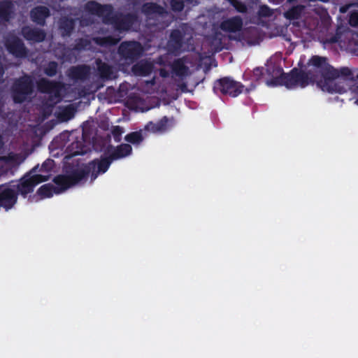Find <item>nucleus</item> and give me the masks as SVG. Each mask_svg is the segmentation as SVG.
Returning a JSON list of instances; mask_svg holds the SVG:
<instances>
[{
    "mask_svg": "<svg viewBox=\"0 0 358 358\" xmlns=\"http://www.w3.org/2000/svg\"><path fill=\"white\" fill-rule=\"evenodd\" d=\"M308 73H313L317 85L330 93H343L350 87L353 92H358V70L347 76H339L337 70L327 64L325 59L313 57L308 62ZM358 105V99L356 101Z\"/></svg>",
    "mask_w": 358,
    "mask_h": 358,
    "instance_id": "1",
    "label": "nucleus"
},
{
    "mask_svg": "<svg viewBox=\"0 0 358 358\" xmlns=\"http://www.w3.org/2000/svg\"><path fill=\"white\" fill-rule=\"evenodd\" d=\"M274 76V80L271 81L274 85H284L287 88H292L295 86L305 87L315 80L313 73H308V64H307L306 73H299L297 70H294L289 75L282 74L280 70H278Z\"/></svg>",
    "mask_w": 358,
    "mask_h": 358,
    "instance_id": "2",
    "label": "nucleus"
},
{
    "mask_svg": "<svg viewBox=\"0 0 358 358\" xmlns=\"http://www.w3.org/2000/svg\"><path fill=\"white\" fill-rule=\"evenodd\" d=\"M84 175L85 172L82 171V173L73 177L58 176L54 180L57 188L53 189L51 185H45L39 189L38 194L43 198L52 196L53 193H59L78 182Z\"/></svg>",
    "mask_w": 358,
    "mask_h": 358,
    "instance_id": "3",
    "label": "nucleus"
},
{
    "mask_svg": "<svg viewBox=\"0 0 358 358\" xmlns=\"http://www.w3.org/2000/svg\"><path fill=\"white\" fill-rule=\"evenodd\" d=\"M32 93L31 80L25 76L17 80L13 87V99L15 102L21 103Z\"/></svg>",
    "mask_w": 358,
    "mask_h": 358,
    "instance_id": "4",
    "label": "nucleus"
},
{
    "mask_svg": "<svg viewBox=\"0 0 358 358\" xmlns=\"http://www.w3.org/2000/svg\"><path fill=\"white\" fill-rule=\"evenodd\" d=\"M216 87L223 94H229L233 97L237 96L243 92V87L229 78H223L216 83Z\"/></svg>",
    "mask_w": 358,
    "mask_h": 358,
    "instance_id": "5",
    "label": "nucleus"
},
{
    "mask_svg": "<svg viewBox=\"0 0 358 358\" xmlns=\"http://www.w3.org/2000/svg\"><path fill=\"white\" fill-rule=\"evenodd\" d=\"M48 176L42 175H34L29 176L27 178H24L21 182L20 185L18 186V189L22 194L26 195L33 190L34 186L43 181L48 180Z\"/></svg>",
    "mask_w": 358,
    "mask_h": 358,
    "instance_id": "6",
    "label": "nucleus"
},
{
    "mask_svg": "<svg viewBox=\"0 0 358 358\" xmlns=\"http://www.w3.org/2000/svg\"><path fill=\"white\" fill-rule=\"evenodd\" d=\"M86 9L92 14H96L98 16L102 17L106 21L109 20V16L112 13L110 6H101L95 2H89L87 3Z\"/></svg>",
    "mask_w": 358,
    "mask_h": 358,
    "instance_id": "7",
    "label": "nucleus"
},
{
    "mask_svg": "<svg viewBox=\"0 0 358 358\" xmlns=\"http://www.w3.org/2000/svg\"><path fill=\"white\" fill-rule=\"evenodd\" d=\"M119 51L122 56L127 58H133L140 55L142 48L138 43L127 42L121 44Z\"/></svg>",
    "mask_w": 358,
    "mask_h": 358,
    "instance_id": "8",
    "label": "nucleus"
},
{
    "mask_svg": "<svg viewBox=\"0 0 358 358\" xmlns=\"http://www.w3.org/2000/svg\"><path fill=\"white\" fill-rule=\"evenodd\" d=\"M192 64L187 59H178L176 61L173 66V72L178 76L185 77L192 73Z\"/></svg>",
    "mask_w": 358,
    "mask_h": 358,
    "instance_id": "9",
    "label": "nucleus"
},
{
    "mask_svg": "<svg viewBox=\"0 0 358 358\" xmlns=\"http://www.w3.org/2000/svg\"><path fill=\"white\" fill-rule=\"evenodd\" d=\"M38 88L41 92L49 93L52 98L59 97L62 90V86L60 84L52 83L44 79L39 82Z\"/></svg>",
    "mask_w": 358,
    "mask_h": 358,
    "instance_id": "10",
    "label": "nucleus"
},
{
    "mask_svg": "<svg viewBox=\"0 0 358 358\" xmlns=\"http://www.w3.org/2000/svg\"><path fill=\"white\" fill-rule=\"evenodd\" d=\"M16 196L13 189L0 187V206L10 208L15 202Z\"/></svg>",
    "mask_w": 358,
    "mask_h": 358,
    "instance_id": "11",
    "label": "nucleus"
},
{
    "mask_svg": "<svg viewBox=\"0 0 358 358\" xmlns=\"http://www.w3.org/2000/svg\"><path fill=\"white\" fill-rule=\"evenodd\" d=\"M16 196L13 189L0 187V206L10 208L15 202Z\"/></svg>",
    "mask_w": 358,
    "mask_h": 358,
    "instance_id": "12",
    "label": "nucleus"
},
{
    "mask_svg": "<svg viewBox=\"0 0 358 358\" xmlns=\"http://www.w3.org/2000/svg\"><path fill=\"white\" fill-rule=\"evenodd\" d=\"M6 47L8 50L16 57H22L25 54L23 44L15 36H11L7 40Z\"/></svg>",
    "mask_w": 358,
    "mask_h": 358,
    "instance_id": "13",
    "label": "nucleus"
},
{
    "mask_svg": "<svg viewBox=\"0 0 358 358\" xmlns=\"http://www.w3.org/2000/svg\"><path fill=\"white\" fill-rule=\"evenodd\" d=\"M24 37L29 41L39 42L43 40L45 34L38 29H34L29 27H25L22 30Z\"/></svg>",
    "mask_w": 358,
    "mask_h": 358,
    "instance_id": "14",
    "label": "nucleus"
},
{
    "mask_svg": "<svg viewBox=\"0 0 358 358\" xmlns=\"http://www.w3.org/2000/svg\"><path fill=\"white\" fill-rule=\"evenodd\" d=\"M152 70V64L146 61H141L133 67V71L137 76H146Z\"/></svg>",
    "mask_w": 358,
    "mask_h": 358,
    "instance_id": "15",
    "label": "nucleus"
},
{
    "mask_svg": "<svg viewBox=\"0 0 358 358\" xmlns=\"http://www.w3.org/2000/svg\"><path fill=\"white\" fill-rule=\"evenodd\" d=\"M48 10L44 6L34 8L31 13L32 20L38 24H42L46 17L48 16Z\"/></svg>",
    "mask_w": 358,
    "mask_h": 358,
    "instance_id": "16",
    "label": "nucleus"
},
{
    "mask_svg": "<svg viewBox=\"0 0 358 358\" xmlns=\"http://www.w3.org/2000/svg\"><path fill=\"white\" fill-rule=\"evenodd\" d=\"M242 22L240 18L234 17L222 23V29L230 31H236L241 29Z\"/></svg>",
    "mask_w": 358,
    "mask_h": 358,
    "instance_id": "17",
    "label": "nucleus"
},
{
    "mask_svg": "<svg viewBox=\"0 0 358 358\" xmlns=\"http://www.w3.org/2000/svg\"><path fill=\"white\" fill-rule=\"evenodd\" d=\"M131 151V147L128 144H124L117 147L113 155L112 159H117L128 155Z\"/></svg>",
    "mask_w": 358,
    "mask_h": 358,
    "instance_id": "18",
    "label": "nucleus"
},
{
    "mask_svg": "<svg viewBox=\"0 0 358 358\" xmlns=\"http://www.w3.org/2000/svg\"><path fill=\"white\" fill-rule=\"evenodd\" d=\"M74 113V107L72 105H69L60 109L58 113V117L62 121H67L73 116Z\"/></svg>",
    "mask_w": 358,
    "mask_h": 358,
    "instance_id": "19",
    "label": "nucleus"
},
{
    "mask_svg": "<svg viewBox=\"0 0 358 358\" xmlns=\"http://www.w3.org/2000/svg\"><path fill=\"white\" fill-rule=\"evenodd\" d=\"M168 120L166 117L163 118L159 123L154 124L152 122H150L145 127V129L152 132H160L164 131L166 129V124Z\"/></svg>",
    "mask_w": 358,
    "mask_h": 358,
    "instance_id": "20",
    "label": "nucleus"
},
{
    "mask_svg": "<svg viewBox=\"0 0 358 358\" xmlns=\"http://www.w3.org/2000/svg\"><path fill=\"white\" fill-rule=\"evenodd\" d=\"M13 5L9 2H5L0 5V21L8 20Z\"/></svg>",
    "mask_w": 358,
    "mask_h": 358,
    "instance_id": "21",
    "label": "nucleus"
},
{
    "mask_svg": "<svg viewBox=\"0 0 358 358\" xmlns=\"http://www.w3.org/2000/svg\"><path fill=\"white\" fill-rule=\"evenodd\" d=\"M143 11L148 15L150 14H162L164 9L154 3H147L143 6Z\"/></svg>",
    "mask_w": 358,
    "mask_h": 358,
    "instance_id": "22",
    "label": "nucleus"
},
{
    "mask_svg": "<svg viewBox=\"0 0 358 358\" xmlns=\"http://www.w3.org/2000/svg\"><path fill=\"white\" fill-rule=\"evenodd\" d=\"M110 163V162L107 159H104L99 163H93L92 165L93 166L94 169L97 168L99 172L104 173L108 169Z\"/></svg>",
    "mask_w": 358,
    "mask_h": 358,
    "instance_id": "23",
    "label": "nucleus"
},
{
    "mask_svg": "<svg viewBox=\"0 0 358 358\" xmlns=\"http://www.w3.org/2000/svg\"><path fill=\"white\" fill-rule=\"evenodd\" d=\"M304 7L303 6H298L286 13V16L289 18H297L300 15V13L303 11Z\"/></svg>",
    "mask_w": 358,
    "mask_h": 358,
    "instance_id": "24",
    "label": "nucleus"
},
{
    "mask_svg": "<svg viewBox=\"0 0 358 358\" xmlns=\"http://www.w3.org/2000/svg\"><path fill=\"white\" fill-rule=\"evenodd\" d=\"M126 141L135 143L141 141V135L139 132H133L126 136Z\"/></svg>",
    "mask_w": 358,
    "mask_h": 358,
    "instance_id": "25",
    "label": "nucleus"
},
{
    "mask_svg": "<svg viewBox=\"0 0 358 358\" xmlns=\"http://www.w3.org/2000/svg\"><path fill=\"white\" fill-rule=\"evenodd\" d=\"M96 43L100 45H111L115 44L117 42V39L111 38H96L94 39Z\"/></svg>",
    "mask_w": 358,
    "mask_h": 358,
    "instance_id": "26",
    "label": "nucleus"
},
{
    "mask_svg": "<svg viewBox=\"0 0 358 358\" xmlns=\"http://www.w3.org/2000/svg\"><path fill=\"white\" fill-rule=\"evenodd\" d=\"M73 21L72 20H66L64 24H62L60 28L64 29L63 34H68L69 31L73 27Z\"/></svg>",
    "mask_w": 358,
    "mask_h": 358,
    "instance_id": "27",
    "label": "nucleus"
},
{
    "mask_svg": "<svg viewBox=\"0 0 358 358\" xmlns=\"http://www.w3.org/2000/svg\"><path fill=\"white\" fill-rule=\"evenodd\" d=\"M56 71H57V64L55 62L50 63L45 69V73L48 76L55 75L56 73Z\"/></svg>",
    "mask_w": 358,
    "mask_h": 358,
    "instance_id": "28",
    "label": "nucleus"
},
{
    "mask_svg": "<svg viewBox=\"0 0 358 358\" xmlns=\"http://www.w3.org/2000/svg\"><path fill=\"white\" fill-rule=\"evenodd\" d=\"M238 11L244 12L246 10L245 5L236 0H228Z\"/></svg>",
    "mask_w": 358,
    "mask_h": 358,
    "instance_id": "29",
    "label": "nucleus"
},
{
    "mask_svg": "<svg viewBox=\"0 0 358 358\" xmlns=\"http://www.w3.org/2000/svg\"><path fill=\"white\" fill-rule=\"evenodd\" d=\"M171 7L175 10H181L183 8V3L181 0H172Z\"/></svg>",
    "mask_w": 358,
    "mask_h": 358,
    "instance_id": "30",
    "label": "nucleus"
},
{
    "mask_svg": "<svg viewBox=\"0 0 358 358\" xmlns=\"http://www.w3.org/2000/svg\"><path fill=\"white\" fill-rule=\"evenodd\" d=\"M1 160L4 162L5 164L8 166H12L15 164V157L13 155L9 156L8 157H2Z\"/></svg>",
    "mask_w": 358,
    "mask_h": 358,
    "instance_id": "31",
    "label": "nucleus"
},
{
    "mask_svg": "<svg viewBox=\"0 0 358 358\" xmlns=\"http://www.w3.org/2000/svg\"><path fill=\"white\" fill-rule=\"evenodd\" d=\"M350 24L352 26H357L358 24V14L357 13H352L350 17Z\"/></svg>",
    "mask_w": 358,
    "mask_h": 358,
    "instance_id": "32",
    "label": "nucleus"
},
{
    "mask_svg": "<svg viewBox=\"0 0 358 358\" xmlns=\"http://www.w3.org/2000/svg\"><path fill=\"white\" fill-rule=\"evenodd\" d=\"M259 13L263 16H268L271 15V10L267 6H262Z\"/></svg>",
    "mask_w": 358,
    "mask_h": 358,
    "instance_id": "33",
    "label": "nucleus"
},
{
    "mask_svg": "<svg viewBox=\"0 0 358 358\" xmlns=\"http://www.w3.org/2000/svg\"><path fill=\"white\" fill-rule=\"evenodd\" d=\"M53 164V161L52 160H47L46 162H44L43 166L44 167H51Z\"/></svg>",
    "mask_w": 358,
    "mask_h": 358,
    "instance_id": "34",
    "label": "nucleus"
},
{
    "mask_svg": "<svg viewBox=\"0 0 358 358\" xmlns=\"http://www.w3.org/2000/svg\"><path fill=\"white\" fill-rule=\"evenodd\" d=\"M122 131L121 130V128H120L119 127H115L114 129H113V133L115 134H121Z\"/></svg>",
    "mask_w": 358,
    "mask_h": 358,
    "instance_id": "35",
    "label": "nucleus"
},
{
    "mask_svg": "<svg viewBox=\"0 0 358 358\" xmlns=\"http://www.w3.org/2000/svg\"><path fill=\"white\" fill-rule=\"evenodd\" d=\"M160 75L162 76V77H166L168 76V72L166 71L164 69H161L160 70Z\"/></svg>",
    "mask_w": 358,
    "mask_h": 358,
    "instance_id": "36",
    "label": "nucleus"
},
{
    "mask_svg": "<svg viewBox=\"0 0 358 358\" xmlns=\"http://www.w3.org/2000/svg\"><path fill=\"white\" fill-rule=\"evenodd\" d=\"M348 8V6H342V7H341V8H340V11H341V13H345V12L347 11Z\"/></svg>",
    "mask_w": 358,
    "mask_h": 358,
    "instance_id": "37",
    "label": "nucleus"
},
{
    "mask_svg": "<svg viewBox=\"0 0 358 358\" xmlns=\"http://www.w3.org/2000/svg\"><path fill=\"white\" fill-rule=\"evenodd\" d=\"M3 73V68H2V66H1V64H0V80H1V78H2Z\"/></svg>",
    "mask_w": 358,
    "mask_h": 358,
    "instance_id": "38",
    "label": "nucleus"
},
{
    "mask_svg": "<svg viewBox=\"0 0 358 358\" xmlns=\"http://www.w3.org/2000/svg\"><path fill=\"white\" fill-rule=\"evenodd\" d=\"M122 29H128L129 28V26H124L122 27Z\"/></svg>",
    "mask_w": 358,
    "mask_h": 358,
    "instance_id": "39",
    "label": "nucleus"
},
{
    "mask_svg": "<svg viewBox=\"0 0 358 358\" xmlns=\"http://www.w3.org/2000/svg\"><path fill=\"white\" fill-rule=\"evenodd\" d=\"M177 33H178L177 31H176V32L173 33V34H172V37H173L175 34H176Z\"/></svg>",
    "mask_w": 358,
    "mask_h": 358,
    "instance_id": "40",
    "label": "nucleus"
}]
</instances>
